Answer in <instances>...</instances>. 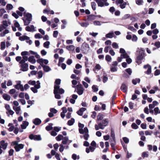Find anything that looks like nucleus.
Returning a JSON list of instances; mask_svg holds the SVG:
<instances>
[{
	"instance_id": "nucleus-1",
	"label": "nucleus",
	"mask_w": 160,
	"mask_h": 160,
	"mask_svg": "<svg viewBox=\"0 0 160 160\" xmlns=\"http://www.w3.org/2000/svg\"><path fill=\"white\" fill-rule=\"evenodd\" d=\"M60 86L54 85L53 93L55 95V97L57 99H60L61 97L59 94H62L64 92V90L62 88H60Z\"/></svg>"
},
{
	"instance_id": "nucleus-2",
	"label": "nucleus",
	"mask_w": 160,
	"mask_h": 160,
	"mask_svg": "<svg viewBox=\"0 0 160 160\" xmlns=\"http://www.w3.org/2000/svg\"><path fill=\"white\" fill-rule=\"evenodd\" d=\"M17 141H14L12 142L11 145H14V148L16 152L19 151L21 149L23 148L24 145L22 144H18Z\"/></svg>"
},
{
	"instance_id": "nucleus-3",
	"label": "nucleus",
	"mask_w": 160,
	"mask_h": 160,
	"mask_svg": "<svg viewBox=\"0 0 160 160\" xmlns=\"http://www.w3.org/2000/svg\"><path fill=\"white\" fill-rule=\"evenodd\" d=\"M89 49V47L88 44L84 42L82 44L81 50L83 53L87 54L88 53Z\"/></svg>"
},
{
	"instance_id": "nucleus-4",
	"label": "nucleus",
	"mask_w": 160,
	"mask_h": 160,
	"mask_svg": "<svg viewBox=\"0 0 160 160\" xmlns=\"http://www.w3.org/2000/svg\"><path fill=\"white\" fill-rule=\"evenodd\" d=\"M144 53L143 50H140L139 52V54L137 57L136 62L138 65H140L142 62V61L144 57Z\"/></svg>"
},
{
	"instance_id": "nucleus-5",
	"label": "nucleus",
	"mask_w": 160,
	"mask_h": 160,
	"mask_svg": "<svg viewBox=\"0 0 160 160\" xmlns=\"http://www.w3.org/2000/svg\"><path fill=\"white\" fill-rule=\"evenodd\" d=\"M77 93L79 95H82L84 91V89L83 88L82 85L81 84H78L76 86Z\"/></svg>"
},
{
	"instance_id": "nucleus-6",
	"label": "nucleus",
	"mask_w": 160,
	"mask_h": 160,
	"mask_svg": "<svg viewBox=\"0 0 160 160\" xmlns=\"http://www.w3.org/2000/svg\"><path fill=\"white\" fill-rule=\"evenodd\" d=\"M29 138L31 140H34L36 141L41 140L42 139L40 135H34L32 134L29 135Z\"/></svg>"
},
{
	"instance_id": "nucleus-7",
	"label": "nucleus",
	"mask_w": 160,
	"mask_h": 160,
	"mask_svg": "<svg viewBox=\"0 0 160 160\" xmlns=\"http://www.w3.org/2000/svg\"><path fill=\"white\" fill-rule=\"evenodd\" d=\"M20 67L21 68L20 70L23 72L27 71L28 69V63L21 64L20 65Z\"/></svg>"
},
{
	"instance_id": "nucleus-8",
	"label": "nucleus",
	"mask_w": 160,
	"mask_h": 160,
	"mask_svg": "<svg viewBox=\"0 0 160 160\" xmlns=\"http://www.w3.org/2000/svg\"><path fill=\"white\" fill-rule=\"evenodd\" d=\"M8 144L4 140H2L0 141V145L1 146V148L3 150H5L7 148Z\"/></svg>"
},
{
	"instance_id": "nucleus-9",
	"label": "nucleus",
	"mask_w": 160,
	"mask_h": 160,
	"mask_svg": "<svg viewBox=\"0 0 160 160\" xmlns=\"http://www.w3.org/2000/svg\"><path fill=\"white\" fill-rule=\"evenodd\" d=\"M20 81H19L18 83L14 86V88L17 90L20 89L21 91H23L24 90L23 85L20 84Z\"/></svg>"
},
{
	"instance_id": "nucleus-10",
	"label": "nucleus",
	"mask_w": 160,
	"mask_h": 160,
	"mask_svg": "<svg viewBox=\"0 0 160 160\" xmlns=\"http://www.w3.org/2000/svg\"><path fill=\"white\" fill-rule=\"evenodd\" d=\"M23 16L26 17L27 18L26 20L27 21H31L32 20V15L31 14L29 13H26L25 12L23 13Z\"/></svg>"
},
{
	"instance_id": "nucleus-11",
	"label": "nucleus",
	"mask_w": 160,
	"mask_h": 160,
	"mask_svg": "<svg viewBox=\"0 0 160 160\" xmlns=\"http://www.w3.org/2000/svg\"><path fill=\"white\" fill-rule=\"evenodd\" d=\"M120 89L122 92L126 93L127 92L128 86L126 84L122 83V84Z\"/></svg>"
},
{
	"instance_id": "nucleus-12",
	"label": "nucleus",
	"mask_w": 160,
	"mask_h": 160,
	"mask_svg": "<svg viewBox=\"0 0 160 160\" xmlns=\"http://www.w3.org/2000/svg\"><path fill=\"white\" fill-rule=\"evenodd\" d=\"M144 68L145 69H146L147 68H148L147 70L145 72V73L147 74H149L151 72V66L149 64H147L146 65H145L144 66Z\"/></svg>"
},
{
	"instance_id": "nucleus-13",
	"label": "nucleus",
	"mask_w": 160,
	"mask_h": 160,
	"mask_svg": "<svg viewBox=\"0 0 160 160\" xmlns=\"http://www.w3.org/2000/svg\"><path fill=\"white\" fill-rule=\"evenodd\" d=\"M98 125L95 124V128L96 130H98L99 129H103L104 127H103V125L101 122L98 123Z\"/></svg>"
},
{
	"instance_id": "nucleus-14",
	"label": "nucleus",
	"mask_w": 160,
	"mask_h": 160,
	"mask_svg": "<svg viewBox=\"0 0 160 160\" xmlns=\"http://www.w3.org/2000/svg\"><path fill=\"white\" fill-rule=\"evenodd\" d=\"M41 120L39 118H36L33 120V123L36 125H38L41 123Z\"/></svg>"
},
{
	"instance_id": "nucleus-15",
	"label": "nucleus",
	"mask_w": 160,
	"mask_h": 160,
	"mask_svg": "<svg viewBox=\"0 0 160 160\" xmlns=\"http://www.w3.org/2000/svg\"><path fill=\"white\" fill-rule=\"evenodd\" d=\"M95 15L93 14H91L87 16V18L85 20L92 21L95 19Z\"/></svg>"
},
{
	"instance_id": "nucleus-16",
	"label": "nucleus",
	"mask_w": 160,
	"mask_h": 160,
	"mask_svg": "<svg viewBox=\"0 0 160 160\" xmlns=\"http://www.w3.org/2000/svg\"><path fill=\"white\" fill-rule=\"evenodd\" d=\"M28 124L29 123L28 122L26 121H23L22 122V124L21 125V128L23 129H26Z\"/></svg>"
},
{
	"instance_id": "nucleus-17",
	"label": "nucleus",
	"mask_w": 160,
	"mask_h": 160,
	"mask_svg": "<svg viewBox=\"0 0 160 160\" xmlns=\"http://www.w3.org/2000/svg\"><path fill=\"white\" fill-rule=\"evenodd\" d=\"M25 30L26 31L31 32L32 30H34V27L33 25H31L30 27L27 26L25 28Z\"/></svg>"
},
{
	"instance_id": "nucleus-18",
	"label": "nucleus",
	"mask_w": 160,
	"mask_h": 160,
	"mask_svg": "<svg viewBox=\"0 0 160 160\" xmlns=\"http://www.w3.org/2000/svg\"><path fill=\"white\" fill-rule=\"evenodd\" d=\"M29 39V37L25 35H23L22 36H20L19 37V40L21 41H23L25 40H28Z\"/></svg>"
},
{
	"instance_id": "nucleus-19",
	"label": "nucleus",
	"mask_w": 160,
	"mask_h": 160,
	"mask_svg": "<svg viewBox=\"0 0 160 160\" xmlns=\"http://www.w3.org/2000/svg\"><path fill=\"white\" fill-rule=\"evenodd\" d=\"M2 96L5 100L8 101H9L11 98L10 96L6 93L3 94Z\"/></svg>"
},
{
	"instance_id": "nucleus-20",
	"label": "nucleus",
	"mask_w": 160,
	"mask_h": 160,
	"mask_svg": "<svg viewBox=\"0 0 160 160\" xmlns=\"http://www.w3.org/2000/svg\"><path fill=\"white\" fill-rule=\"evenodd\" d=\"M28 61L33 64L35 63L36 62L35 59L34 58V57L33 56L29 57Z\"/></svg>"
},
{
	"instance_id": "nucleus-21",
	"label": "nucleus",
	"mask_w": 160,
	"mask_h": 160,
	"mask_svg": "<svg viewBox=\"0 0 160 160\" xmlns=\"http://www.w3.org/2000/svg\"><path fill=\"white\" fill-rule=\"evenodd\" d=\"M97 3L99 7H102L104 6V3L101 0H94Z\"/></svg>"
},
{
	"instance_id": "nucleus-22",
	"label": "nucleus",
	"mask_w": 160,
	"mask_h": 160,
	"mask_svg": "<svg viewBox=\"0 0 160 160\" xmlns=\"http://www.w3.org/2000/svg\"><path fill=\"white\" fill-rule=\"evenodd\" d=\"M116 144V140H111V146L112 149L114 150H115V145Z\"/></svg>"
},
{
	"instance_id": "nucleus-23",
	"label": "nucleus",
	"mask_w": 160,
	"mask_h": 160,
	"mask_svg": "<svg viewBox=\"0 0 160 160\" xmlns=\"http://www.w3.org/2000/svg\"><path fill=\"white\" fill-rule=\"evenodd\" d=\"M52 125L53 124L52 123H49L48 125L46 127V129L47 131H49L51 130H52L53 129V127H52Z\"/></svg>"
},
{
	"instance_id": "nucleus-24",
	"label": "nucleus",
	"mask_w": 160,
	"mask_h": 160,
	"mask_svg": "<svg viewBox=\"0 0 160 160\" xmlns=\"http://www.w3.org/2000/svg\"><path fill=\"white\" fill-rule=\"evenodd\" d=\"M116 92H114L112 98L111 104L112 105L115 104L114 101L116 98Z\"/></svg>"
},
{
	"instance_id": "nucleus-25",
	"label": "nucleus",
	"mask_w": 160,
	"mask_h": 160,
	"mask_svg": "<svg viewBox=\"0 0 160 160\" xmlns=\"http://www.w3.org/2000/svg\"><path fill=\"white\" fill-rule=\"evenodd\" d=\"M75 122V120L73 118H71L70 120L68 121L67 124L69 126H72Z\"/></svg>"
},
{
	"instance_id": "nucleus-26",
	"label": "nucleus",
	"mask_w": 160,
	"mask_h": 160,
	"mask_svg": "<svg viewBox=\"0 0 160 160\" xmlns=\"http://www.w3.org/2000/svg\"><path fill=\"white\" fill-rule=\"evenodd\" d=\"M111 136L112 138V140H116L114 132L112 128L111 129Z\"/></svg>"
},
{
	"instance_id": "nucleus-27",
	"label": "nucleus",
	"mask_w": 160,
	"mask_h": 160,
	"mask_svg": "<svg viewBox=\"0 0 160 160\" xmlns=\"http://www.w3.org/2000/svg\"><path fill=\"white\" fill-rule=\"evenodd\" d=\"M140 79L139 78H136L133 79L132 80V83L134 85H136L137 83H139L140 82Z\"/></svg>"
},
{
	"instance_id": "nucleus-28",
	"label": "nucleus",
	"mask_w": 160,
	"mask_h": 160,
	"mask_svg": "<svg viewBox=\"0 0 160 160\" xmlns=\"http://www.w3.org/2000/svg\"><path fill=\"white\" fill-rule=\"evenodd\" d=\"M108 119H105L102 120V124L103 125V127L106 126L108 124Z\"/></svg>"
},
{
	"instance_id": "nucleus-29",
	"label": "nucleus",
	"mask_w": 160,
	"mask_h": 160,
	"mask_svg": "<svg viewBox=\"0 0 160 160\" xmlns=\"http://www.w3.org/2000/svg\"><path fill=\"white\" fill-rule=\"evenodd\" d=\"M63 140L62 141V143L64 144H67V141L68 140V137H63Z\"/></svg>"
},
{
	"instance_id": "nucleus-30",
	"label": "nucleus",
	"mask_w": 160,
	"mask_h": 160,
	"mask_svg": "<svg viewBox=\"0 0 160 160\" xmlns=\"http://www.w3.org/2000/svg\"><path fill=\"white\" fill-rule=\"evenodd\" d=\"M43 70L46 72H48L51 70V68L48 66H44L43 67Z\"/></svg>"
},
{
	"instance_id": "nucleus-31",
	"label": "nucleus",
	"mask_w": 160,
	"mask_h": 160,
	"mask_svg": "<svg viewBox=\"0 0 160 160\" xmlns=\"http://www.w3.org/2000/svg\"><path fill=\"white\" fill-rule=\"evenodd\" d=\"M79 24L82 27H86L89 25V23L88 22H82L79 23Z\"/></svg>"
},
{
	"instance_id": "nucleus-32",
	"label": "nucleus",
	"mask_w": 160,
	"mask_h": 160,
	"mask_svg": "<svg viewBox=\"0 0 160 160\" xmlns=\"http://www.w3.org/2000/svg\"><path fill=\"white\" fill-rule=\"evenodd\" d=\"M114 35L113 32L109 33L106 35V37L107 38H112Z\"/></svg>"
},
{
	"instance_id": "nucleus-33",
	"label": "nucleus",
	"mask_w": 160,
	"mask_h": 160,
	"mask_svg": "<svg viewBox=\"0 0 160 160\" xmlns=\"http://www.w3.org/2000/svg\"><path fill=\"white\" fill-rule=\"evenodd\" d=\"M63 138L62 135L61 134H59L57 137H56V139L58 141H60Z\"/></svg>"
},
{
	"instance_id": "nucleus-34",
	"label": "nucleus",
	"mask_w": 160,
	"mask_h": 160,
	"mask_svg": "<svg viewBox=\"0 0 160 160\" xmlns=\"http://www.w3.org/2000/svg\"><path fill=\"white\" fill-rule=\"evenodd\" d=\"M101 68V66L99 64H97L94 68L93 69V70L95 72L96 69L100 70Z\"/></svg>"
},
{
	"instance_id": "nucleus-35",
	"label": "nucleus",
	"mask_w": 160,
	"mask_h": 160,
	"mask_svg": "<svg viewBox=\"0 0 160 160\" xmlns=\"http://www.w3.org/2000/svg\"><path fill=\"white\" fill-rule=\"evenodd\" d=\"M13 109L16 111L17 114L19 113V112L21 109L20 107H18L16 108L13 107Z\"/></svg>"
},
{
	"instance_id": "nucleus-36",
	"label": "nucleus",
	"mask_w": 160,
	"mask_h": 160,
	"mask_svg": "<svg viewBox=\"0 0 160 160\" xmlns=\"http://www.w3.org/2000/svg\"><path fill=\"white\" fill-rule=\"evenodd\" d=\"M121 57H122V58L126 59L129 57V56H128V54L126 52L122 54H121Z\"/></svg>"
},
{
	"instance_id": "nucleus-37",
	"label": "nucleus",
	"mask_w": 160,
	"mask_h": 160,
	"mask_svg": "<svg viewBox=\"0 0 160 160\" xmlns=\"http://www.w3.org/2000/svg\"><path fill=\"white\" fill-rule=\"evenodd\" d=\"M136 3L137 5H141L142 4L143 1V0H136Z\"/></svg>"
},
{
	"instance_id": "nucleus-38",
	"label": "nucleus",
	"mask_w": 160,
	"mask_h": 160,
	"mask_svg": "<svg viewBox=\"0 0 160 160\" xmlns=\"http://www.w3.org/2000/svg\"><path fill=\"white\" fill-rule=\"evenodd\" d=\"M13 8L12 5L10 4H8L6 6L7 9L8 10H11Z\"/></svg>"
},
{
	"instance_id": "nucleus-39",
	"label": "nucleus",
	"mask_w": 160,
	"mask_h": 160,
	"mask_svg": "<svg viewBox=\"0 0 160 160\" xmlns=\"http://www.w3.org/2000/svg\"><path fill=\"white\" fill-rule=\"evenodd\" d=\"M91 5L92 9L94 11L96 10V4L94 2H91Z\"/></svg>"
},
{
	"instance_id": "nucleus-40",
	"label": "nucleus",
	"mask_w": 160,
	"mask_h": 160,
	"mask_svg": "<svg viewBox=\"0 0 160 160\" xmlns=\"http://www.w3.org/2000/svg\"><path fill=\"white\" fill-rule=\"evenodd\" d=\"M61 80L60 79H56L55 82V85H60L61 83Z\"/></svg>"
},
{
	"instance_id": "nucleus-41",
	"label": "nucleus",
	"mask_w": 160,
	"mask_h": 160,
	"mask_svg": "<svg viewBox=\"0 0 160 160\" xmlns=\"http://www.w3.org/2000/svg\"><path fill=\"white\" fill-rule=\"evenodd\" d=\"M1 49L2 50H3L5 48V42H2L1 43Z\"/></svg>"
},
{
	"instance_id": "nucleus-42",
	"label": "nucleus",
	"mask_w": 160,
	"mask_h": 160,
	"mask_svg": "<svg viewBox=\"0 0 160 160\" xmlns=\"http://www.w3.org/2000/svg\"><path fill=\"white\" fill-rule=\"evenodd\" d=\"M50 44V42L49 41H46L43 44L44 47L46 48H48Z\"/></svg>"
},
{
	"instance_id": "nucleus-43",
	"label": "nucleus",
	"mask_w": 160,
	"mask_h": 160,
	"mask_svg": "<svg viewBox=\"0 0 160 160\" xmlns=\"http://www.w3.org/2000/svg\"><path fill=\"white\" fill-rule=\"evenodd\" d=\"M103 119V115L99 114L97 116V119L98 121L101 120Z\"/></svg>"
},
{
	"instance_id": "nucleus-44",
	"label": "nucleus",
	"mask_w": 160,
	"mask_h": 160,
	"mask_svg": "<svg viewBox=\"0 0 160 160\" xmlns=\"http://www.w3.org/2000/svg\"><path fill=\"white\" fill-rule=\"evenodd\" d=\"M67 49L68 50H73L74 49V46L73 45H69L67 47Z\"/></svg>"
},
{
	"instance_id": "nucleus-45",
	"label": "nucleus",
	"mask_w": 160,
	"mask_h": 160,
	"mask_svg": "<svg viewBox=\"0 0 160 160\" xmlns=\"http://www.w3.org/2000/svg\"><path fill=\"white\" fill-rule=\"evenodd\" d=\"M92 88L94 92H97L98 91V88L95 85H93L92 86Z\"/></svg>"
},
{
	"instance_id": "nucleus-46",
	"label": "nucleus",
	"mask_w": 160,
	"mask_h": 160,
	"mask_svg": "<svg viewBox=\"0 0 160 160\" xmlns=\"http://www.w3.org/2000/svg\"><path fill=\"white\" fill-rule=\"evenodd\" d=\"M111 57L108 55H107L105 57V59L108 62H110L111 61Z\"/></svg>"
},
{
	"instance_id": "nucleus-47",
	"label": "nucleus",
	"mask_w": 160,
	"mask_h": 160,
	"mask_svg": "<svg viewBox=\"0 0 160 160\" xmlns=\"http://www.w3.org/2000/svg\"><path fill=\"white\" fill-rule=\"evenodd\" d=\"M6 12V11L4 8L0 9V16L1 17L2 16L3 14Z\"/></svg>"
},
{
	"instance_id": "nucleus-48",
	"label": "nucleus",
	"mask_w": 160,
	"mask_h": 160,
	"mask_svg": "<svg viewBox=\"0 0 160 160\" xmlns=\"http://www.w3.org/2000/svg\"><path fill=\"white\" fill-rule=\"evenodd\" d=\"M131 127L133 129H137L138 128V126L135 123H133L132 124Z\"/></svg>"
},
{
	"instance_id": "nucleus-49",
	"label": "nucleus",
	"mask_w": 160,
	"mask_h": 160,
	"mask_svg": "<svg viewBox=\"0 0 160 160\" xmlns=\"http://www.w3.org/2000/svg\"><path fill=\"white\" fill-rule=\"evenodd\" d=\"M50 112H52L53 114H56L58 112V111L54 108H50Z\"/></svg>"
},
{
	"instance_id": "nucleus-50",
	"label": "nucleus",
	"mask_w": 160,
	"mask_h": 160,
	"mask_svg": "<svg viewBox=\"0 0 160 160\" xmlns=\"http://www.w3.org/2000/svg\"><path fill=\"white\" fill-rule=\"evenodd\" d=\"M23 20L24 22V25L25 26L28 25L31 22V21H29L27 20L26 19H23Z\"/></svg>"
},
{
	"instance_id": "nucleus-51",
	"label": "nucleus",
	"mask_w": 160,
	"mask_h": 160,
	"mask_svg": "<svg viewBox=\"0 0 160 160\" xmlns=\"http://www.w3.org/2000/svg\"><path fill=\"white\" fill-rule=\"evenodd\" d=\"M112 47L114 48H118V46L117 43L114 42L112 43Z\"/></svg>"
},
{
	"instance_id": "nucleus-52",
	"label": "nucleus",
	"mask_w": 160,
	"mask_h": 160,
	"mask_svg": "<svg viewBox=\"0 0 160 160\" xmlns=\"http://www.w3.org/2000/svg\"><path fill=\"white\" fill-rule=\"evenodd\" d=\"M138 39V38L137 36L135 35H132V40L133 42H136Z\"/></svg>"
},
{
	"instance_id": "nucleus-53",
	"label": "nucleus",
	"mask_w": 160,
	"mask_h": 160,
	"mask_svg": "<svg viewBox=\"0 0 160 160\" xmlns=\"http://www.w3.org/2000/svg\"><path fill=\"white\" fill-rule=\"evenodd\" d=\"M160 74V70L157 69L154 72V75L155 76H158Z\"/></svg>"
},
{
	"instance_id": "nucleus-54",
	"label": "nucleus",
	"mask_w": 160,
	"mask_h": 160,
	"mask_svg": "<svg viewBox=\"0 0 160 160\" xmlns=\"http://www.w3.org/2000/svg\"><path fill=\"white\" fill-rule=\"evenodd\" d=\"M21 55L22 56H25L26 55H29L28 52V51H23L21 53Z\"/></svg>"
},
{
	"instance_id": "nucleus-55",
	"label": "nucleus",
	"mask_w": 160,
	"mask_h": 160,
	"mask_svg": "<svg viewBox=\"0 0 160 160\" xmlns=\"http://www.w3.org/2000/svg\"><path fill=\"white\" fill-rule=\"evenodd\" d=\"M38 78H42L43 76V73L42 71H39L38 72Z\"/></svg>"
},
{
	"instance_id": "nucleus-56",
	"label": "nucleus",
	"mask_w": 160,
	"mask_h": 160,
	"mask_svg": "<svg viewBox=\"0 0 160 160\" xmlns=\"http://www.w3.org/2000/svg\"><path fill=\"white\" fill-rule=\"evenodd\" d=\"M34 37L36 38H40L42 37V36L39 33H37L35 34Z\"/></svg>"
},
{
	"instance_id": "nucleus-57",
	"label": "nucleus",
	"mask_w": 160,
	"mask_h": 160,
	"mask_svg": "<svg viewBox=\"0 0 160 160\" xmlns=\"http://www.w3.org/2000/svg\"><path fill=\"white\" fill-rule=\"evenodd\" d=\"M154 114L157 115L159 109L158 107H156L154 108Z\"/></svg>"
},
{
	"instance_id": "nucleus-58",
	"label": "nucleus",
	"mask_w": 160,
	"mask_h": 160,
	"mask_svg": "<svg viewBox=\"0 0 160 160\" xmlns=\"http://www.w3.org/2000/svg\"><path fill=\"white\" fill-rule=\"evenodd\" d=\"M58 32L57 31H55L53 32V37L54 38H57L58 34Z\"/></svg>"
},
{
	"instance_id": "nucleus-59",
	"label": "nucleus",
	"mask_w": 160,
	"mask_h": 160,
	"mask_svg": "<svg viewBox=\"0 0 160 160\" xmlns=\"http://www.w3.org/2000/svg\"><path fill=\"white\" fill-rule=\"evenodd\" d=\"M148 156V154L146 152H144L142 153V157L143 158H147Z\"/></svg>"
},
{
	"instance_id": "nucleus-60",
	"label": "nucleus",
	"mask_w": 160,
	"mask_h": 160,
	"mask_svg": "<svg viewBox=\"0 0 160 160\" xmlns=\"http://www.w3.org/2000/svg\"><path fill=\"white\" fill-rule=\"evenodd\" d=\"M128 104L129 107L130 109H133L134 104V103H132L131 102H130Z\"/></svg>"
},
{
	"instance_id": "nucleus-61",
	"label": "nucleus",
	"mask_w": 160,
	"mask_h": 160,
	"mask_svg": "<svg viewBox=\"0 0 160 160\" xmlns=\"http://www.w3.org/2000/svg\"><path fill=\"white\" fill-rule=\"evenodd\" d=\"M154 45L157 48H160V42L159 41L156 42L154 43Z\"/></svg>"
},
{
	"instance_id": "nucleus-62",
	"label": "nucleus",
	"mask_w": 160,
	"mask_h": 160,
	"mask_svg": "<svg viewBox=\"0 0 160 160\" xmlns=\"http://www.w3.org/2000/svg\"><path fill=\"white\" fill-rule=\"evenodd\" d=\"M123 140L125 143L127 144L129 142V140L128 138L127 137H124L123 138Z\"/></svg>"
},
{
	"instance_id": "nucleus-63",
	"label": "nucleus",
	"mask_w": 160,
	"mask_h": 160,
	"mask_svg": "<svg viewBox=\"0 0 160 160\" xmlns=\"http://www.w3.org/2000/svg\"><path fill=\"white\" fill-rule=\"evenodd\" d=\"M14 152V151L13 149H10L8 152L9 155V156H11L12 155H13Z\"/></svg>"
},
{
	"instance_id": "nucleus-64",
	"label": "nucleus",
	"mask_w": 160,
	"mask_h": 160,
	"mask_svg": "<svg viewBox=\"0 0 160 160\" xmlns=\"http://www.w3.org/2000/svg\"><path fill=\"white\" fill-rule=\"evenodd\" d=\"M126 71L128 73L129 75H131L132 73V71L130 68H128L126 69Z\"/></svg>"
}]
</instances>
